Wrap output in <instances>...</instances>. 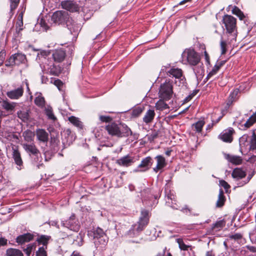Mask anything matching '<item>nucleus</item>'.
Here are the masks:
<instances>
[{
  "instance_id": "nucleus-44",
  "label": "nucleus",
  "mask_w": 256,
  "mask_h": 256,
  "mask_svg": "<svg viewBox=\"0 0 256 256\" xmlns=\"http://www.w3.org/2000/svg\"><path fill=\"white\" fill-rule=\"evenodd\" d=\"M232 12L233 14L236 15L240 20H242L244 18V14L236 6L233 8Z\"/></svg>"
},
{
  "instance_id": "nucleus-5",
  "label": "nucleus",
  "mask_w": 256,
  "mask_h": 256,
  "mask_svg": "<svg viewBox=\"0 0 256 256\" xmlns=\"http://www.w3.org/2000/svg\"><path fill=\"white\" fill-rule=\"evenodd\" d=\"M70 16L67 12L58 10L54 12L52 16V21L56 24H64L70 19Z\"/></svg>"
},
{
  "instance_id": "nucleus-30",
  "label": "nucleus",
  "mask_w": 256,
  "mask_h": 256,
  "mask_svg": "<svg viewBox=\"0 0 256 256\" xmlns=\"http://www.w3.org/2000/svg\"><path fill=\"white\" fill-rule=\"evenodd\" d=\"M6 256H24V254L18 249L10 248L6 251Z\"/></svg>"
},
{
  "instance_id": "nucleus-56",
  "label": "nucleus",
  "mask_w": 256,
  "mask_h": 256,
  "mask_svg": "<svg viewBox=\"0 0 256 256\" xmlns=\"http://www.w3.org/2000/svg\"><path fill=\"white\" fill-rule=\"evenodd\" d=\"M242 238V235L240 234H234L230 236V239H234L235 240H238Z\"/></svg>"
},
{
  "instance_id": "nucleus-23",
  "label": "nucleus",
  "mask_w": 256,
  "mask_h": 256,
  "mask_svg": "<svg viewBox=\"0 0 256 256\" xmlns=\"http://www.w3.org/2000/svg\"><path fill=\"white\" fill-rule=\"evenodd\" d=\"M156 114L154 110H147L143 118V122L146 124L152 122Z\"/></svg>"
},
{
  "instance_id": "nucleus-59",
  "label": "nucleus",
  "mask_w": 256,
  "mask_h": 256,
  "mask_svg": "<svg viewBox=\"0 0 256 256\" xmlns=\"http://www.w3.org/2000/svg\"><path fill=\"white\" fill-rule=\"evenodd\" d=\"M5 54L4 52H0V66L2 65L4 61Z\"/></svg>"
},
{
  "instance_id": "nucleus-42",
  "label": "nucleus",
  "mask_w": 256,
  "mask_h": 256,
  "mask_svg": "<svg viewBox=\"0 0 256 256\" xmlns=\"http://www.w3.org/2000/svg\"><path fill=\"white\" fill-rule=\"evenodd\" d=\"M222 64L220 65H215V66L214 67V68L212 69V70L209 72V74H208L206 78V79L208 80V79H210L212 76L216 74V73L218 72V71L220 68V66H222Z\"/></svg>"
},
{
  "instance_id": "nucleus-15",
  "label": "nucleus",
  "mask_w": 256,
  "mask_h": 256,
  "mask_svg": "<svg viewBox=\"0 0 256 256\" xmlns=\"http://www.w3.org/2000/svg\"><path fill=\"white\" fill-rule=\"evenodd\" d=\"M24 149L28 153L30 156L40 154V152L34 143L24 144H22Z\"/></svg>"
},
{
  "instance_id": "nucleus-57",
  "label": "nucleus",
  "mask_w": 256,
  "mask_h": 256,
  "mask_svg": "<svg viewBox=\"0 0 256 256\" xmlns=\"http://www.w3.org/2000/svg\"><path fill=\"white\" fill-rule=\"evenodd\" d=\"M54 84L58 88L59 90L60 89V86L63 84L62 82L58 79L54 80Z\"/></svg>"
},
{
  "instance_id": "nucleus-55",
  "label": "nucleus",
  "mask_w": 256,
  "mask_h": 256,
  "mask_svg": "<svg viewBox=\"0 0 256 256\" xmlns=\"http://www.w3.org/2000/svg\"><path fill=\"white\" fill-rule=\"evenodd\" d=\"M220 184L222 186L225 190H227L230 188V185L224 180H221L220 181Z\"/></svg>"
},
{
  "instance_id": "nucleus-33",
  "label": "nucleus",
  "mask_w": 256,
  "mask_h": 256,
  "mask_svg": "<svg viewBox=\"0 0 256 256\" xmlns=\"http://www.w3.org/2000/svg\"><path fill=\"white\" fill-rule=\"evenodd\" d=\"M68 120L75 126L77 127L80 129L82 128L83 125L81 121L80 120L79 118L74 116H71L68 118Z\"/></svg>"
},
{
  "instance_id": "nucleus-29",
  "label": "nucleus",
  "mask_w": 256,
  "mask_h": 256,
  "mask_svg": "<svg viewBox=\"0 0 256 256\" xmlns=\"http://www.w3.org/2000/svg\"><path fill=\"white\" fill-rule=\"evenodd\" d=\"M226 198L224 196V192L223 190L220 188L219 191V194L218 196V200L216 203V206L218 208L222 206L225 202Z\"/></svg>"
},
{
  "instance_id": "nucleus-18",
  "label": "nucleus",
  "mask_w": 256,
  "mask_h": 256,
  "mask_svg": "<svg viewBox=\"0 0 256 256\" xmlns=\"http://www.w3.org/2000/svg\"><path fill=\"white\" fill-rule=\"evenodd\" d=\"M66 24L72 34L76 35L80 30V26L71 18H70Z\"/></svg>"
},
{
  "instance_id": "nucleus-21",
  "label": "nucleus",
  "mask_w": 256,
  "mask_h": 256,
  "mask_svg": "<svg viewBox=\"0 0 256 256\" xmlns=\"http://www.w3.org/2000/svg\"><path fill=\"white\" fill-rule=\"evenodd\" d=\"M24 93V90L22 87L10 90L7 92L8 96L11 99H18L22 96Z\"/></svg>"
},
{
  "instance_id": "nucleus-36",
  "label": "nucleus",
  "mask_w": 256,
  "mask_h": 256,
  "mask_svg": "<svg viewBox=\"0 0 256 256\" xmlns=\"http://www.w3.org/2000/svg\"><path fill=\"white\" fill-rule=\"evenodd\" d=\"M17 114L18 117L24 122H26L28 120L29 114L28 110H22L18 111Z\"/></svg>"
},
{
  "instance_id": "nucleus-37",
  "label": "nucleus",
  "mask_w": 256,
  "mask_h": 256,
  "mask_svg": "<svg viewBox=\"0 0 256 256\" xmlns=\"http://www.w3.org/2000/svg\"><path fill=\"white\" fill-rule=\"evenodd\" d=\"M23 136L26 141L28 142H31L33 140L34 136V134L31 130H27L24 132Z\"/></svg>"
},
{
  "instance_id": "nucleus-1",
  "label": "nucleus",
  "mask_w": 256,
  "mask_h": 256,
  "mask_svg": "<svg viewBox=\"0 0 256 256\" xmlns=\"http://www.w3.org/2000/svg\"><path fill=\"white\" fill-rule=\"evenodd\" d=\"M88 235L90 238L94 240V243L96 248H102L107 244L108 238L103 230L99 227L93 228L88 231Z\"/></svg>"
},
{
  "instance_id": "nucleus-51",
  "label": "nucleus",
  "mask_w": 256,
  "mask_h": 256,
  "mask_svg": "<svg viewBox=\"0 0 256 256\" xmlns=\"http://www.w3.org/2000/svg\"><path fill=\"white\" fill-rule=\"evenodd\" d=\"M248 138V134H244L241 136L239 140L240 146H245L246 142H247Z\"/></svg>"
},
{
  "instance_id": "nucleus-38",
  "label": "nucleus",
  "mask_w": 256,
  "mask_h": 256,
  "mask_svg": "<svg viewBox=\"0 0 256 256\" xmlns=\"http://www.w3.org/2000/svg\"><path fill=\"white\" fill-rule=\"evenodd\" d=\"M36 248V244H30L27 246L26 248L24 249V252L27 256H30L32 252L35 250Z\"/></svg>"
},
{
  "instance_id": "nucleus-9",
  "label": "nucleus",
  "mask_w": 256,
  "mask_h": 256,
  "mask_svg": "<svg viewBox=\"0 0 256 256\" xmlns=\"http://www.w3.org/2000/svg\"><path fill=\"white\" fill-rule=\"evenodd\" d=\"M116 162L120 166L128 167L134 162V158L128 154L118 159Z\"/></svg>"
},
{
  "instance_id": "nucleus-32",
  "label": "nucleus",
  "mask_w": 256,
  "mask_h": 256,
  "mask_svg": "<svg viewBox=\"0 0 256 256\" xmlns=\"http://www.w3.org/2000/svg\"><path fill=\"white\" fill-rule=\"evenodd\" d=\"M44 113L48 116V119L53 121H55L56 120V118L54 115L52 108L50 106H48L45 107Z\"/></svg>"
},
{
  "instance_id": "nucleus-17",
  "label": "nucleus",
  "mask_w": 256,
  "mask_h": 256,
  "mask_svg": "<svg viewBox=\"0 0 256 256\" xmlns=\"http://www.w3.org/2000/svg\"><path fill=\"white\" fill-rule=\"evenodd\" d=\"M52 55L54 62H61L64 60L66 53L65 50L60 48L54 50Z\"/></svg>"
},
{
  "instance_id": "nucleus-20",
  "label": "nucleus",
  "mask_w": 256,
  "mask_h": 256,
  "mask_svg": "<svg viewBox=\"0 0 256 256\" xmlns=\"http://www.w3.org/2000/svg\"><path fill=\"white\" fill-rule=\"evenodd\" d=\"M74 220L72 218L66 221L65 222H62V224L64 226H65L70 230H73L74 232H78L80 228V226L76 224Z\"/></svg>"
},
{
  "instance_id": "nucleus-14",
  "label": "nucleus",
  "mask_w": 256,
  "mask_h": 256,
  "mask_svg": "<svg viewBox=\"0 0 256 256\" xmlns=\"http://www.w3.org/2000/svg\"><path fill=\"white\" fill-rule=\"evenodd\" d=\"M156 161V166L153 168V170L158 172V171L162 170L166 166V162L165 158L161 156L158 155L154 158Z\"/></svg>"
},
{
  "instance_id": "nucleus-26",
  "label": "nucleus",
  "mask_w": 256,
  "mask_h": 256,
  "mask_svg": "<svg viewBox=\"0 0 256 256\" xmlns=\"http://www.w3.org/2000/svg\"><path fill=\"white\" fill-rule=\"evenodd\" d=\"M232 176L233 178L240 180L244 178L246 176V173L242 169L237 168L233 170Z\"/></svg>"
},
{
  "instance_id": "nucleus-16",
  "label": "nucleus",
  "mask_w": 256,
  "mask_h": 256,
  "mask_svg": "<svg viewBox=\"0 0 256 256\" xmlns=\"http://www.w3.org/2000/svg\"><path fill=\"white\" fill-rule=\"evenodd\" d=\"M12 158L14 160L15 164L20 167L18 168V169L20 170L23 164V162L21 158L20 154L18 151V148L16 146L12 147Z\"/></svg>"
},
{
  "instance_id": "nucleus-4",
  "label": "nucleus",
  "mask_w": 256,
  "mask_h": 256,
  "mask_svg": "<svg viewBox=\"0 0 256 256\" xmlns=\"http://www.w3.org/2000/svg\"><path fill=\"white\" fill-rule=\"evenodd\" d=\"M173 93L172 82L166 80L160 84L158 93L160 98L168 100L172 98Z\"/></svg>"
},
{
  "instance_id": "nucleus-54",
  "label": "nucleus",
  "mask_w": 256,
  "mask_h": 256,
  "mask_svg": "<svg viewBox=\"0 0 256 256\" xmlns=\"http://www.w3.org/2000/svg\"><path fill=\"white\" fill-rule=\"evenodd\" d=\"M100 120L102 122H110L112 120V118L110 116H100Z\"/></svg>"
},
{
  "instance_id": "nucleus-64",
  "label": "nucleus",
  "mask_w": 256,
  "mask_h": 256,
  "mask_svg": "<svg viewBox=\"0 0 256 256\" xmlns=\"http://www.w3.org/2000/svg\"><path fill=\"white\" fill-rule=\"evenodd\" d=\"M192 96H188L186 97L185 100H184V102H187L188 101H189L192 98Z\"/></svg>"
},
{
  "instance_id": "nucleus-31",
  "label": "nucleus",
  "mask_w": 256,
  "mask_h": 256,
  "mask_svg": "<svg viewBox=\"0 0 256 256\" xmlns=\"http://www.w3.org/2000/svg\"><path fill=\"white\" fill-rule=\"evenodd\" d=\"M164 101H166V100L160 98V99L156 104L155 107L156 109L162 111L168 108L169 106L168 104H166Z\"/></svg>"
},
{
  "instance_id": "nucleus-7",
  "label": "nucleus",
  "mask_w": 256,
  "mask_h": 256,
  "mask_svg": "<svg viewBox=\"0 0 256 256\" xmlns=\"http://www.w3.org/2000/svg\"><path fill=\"white\" fill-rule=\"evenodd\" d=\"M26 59V56L22 54H15L12 55L8 60L5 62L6 66H12L15 65H19L24 62Z\"/></svg>"
},
{
  "instance_id": "nucleus-61",
  "label": "nucleus",
  "mask_w": 256,
  "mask_h": 256,
  "mask_svg": "<svg viewBox=\"0 0 256 256\" xmlns=\"http://www.w3.org/2000/svg\"><path fill=\"white\" fill-rule=\"evenodd\" d=\"M181 211H182L184 212H190V208H188V206H185L184 208H182L181 210Z\"/></svg>"
},
{
  "instance_id": "nucleus-25",
  "label": "nucleus",
  "mask_w": 256,
  "mask_h": 256,
  "mask_svg": "<svg viewBox=\"0 0 256 256\" xmlns=\"http://www.w3.org/2000/svg\"><path fill=\"white\" fill-rule=\"evenodd\" d=\"M50 238V236L41 235L37 238L36 242H38V244H42V246L44 247V248L46 249L47 248V245L48 244V241Z\"/></svg>"
},
{
  "instance_id": "nucleus-45",
  "label": "nucleus",
  "mask_w": 256,
  "mask_h": 256,
  "mask_svg": "<svg viewBox=\"0 0 256 256\" xmlns=\"http://www.w3.org/2000/svg\"><path fill=\"white\" fill-rule=\"evenodd\" d=\"M143 108L141 107L138 106L134 108L132 112V116L134 117H138L142 112Z\"/></svg>"
},
{
  "instance_id": "nucleus-24",
  "label": "nucleus",
  "mask_w": 256,
  "mask_h": 256,
  "mask_svg": "<svg viewBox=\"0 0 256 256\" xmlns=\"http://www.w3.org/2000/svg\"><path fill=\"white\" fill-rule=\"evenodd\" d=\"M62 72L60 66L54 65V64L50 65L47 69V72L51 75L58 76Z\"/></svg>"
},
{
  "instance_id": "nucleus-40",
  "label": "nucleus",
  "mask_w": 256,
  "mask_h": 256,
  "mask_svg": "<svg viewBox=\"0 0 256 256\" xmlns=\"http://www.w3.org/2000/svg\"><path fill=\"white\" fill-rule=\"evenodd\" d=\"M239 90L238 89H236L233 90V92L230 94V96L227 105L230 106L232 104V102L236 99V96Z\"/></svg>"
},
{
  "instance_id": "nucleus-19",
  "label": "nucleus",
  "mask_w": 256,
  "mask_h": 256,
  "mask_svg": "<svg viewBox=\"0 0 256 256\" xmlns=\"http://www.w3.org/2000/svg\"><path fill=\"white\" fill-rule=\"evenodd\" d=\"M34 238V234L30 233L24 234L18 236L16 238V242L19 244H22L26 242H28Z\"/></svg>"
},
{
  "instance_id": "nucleus-34",
  "label": "nucleus",
  "mask_w": 256,
  "mask_h": 256,
  "mask_svg": "<svg viewBox=\"0 0 256 256\" xmlns=\"http://www.w3.org/2000/svg\"><path fill=\"white\" fill-rule=\"evenodd\" d=\"M205 124V122L203 120H200L196 122L194 124L192 127L194 130L197 132H200L202 130V128Z\"/></svg>"
},
{
  "instance_id": "nucleus-58",
  "label": "nucleus",
  "mask_w": 256,
  "mask_h": 256,
  "mask_svg": "<svg viewBox=\"0 0 256 256\" xmlns=\"http://www.w3.org/2000/svg\"><path fill=\"white\" fill-rule=\"evenodd\" d=\"M8 240L4 238H0V246L7 244Z\"/></svg>"
},
{
  "instance_id": "nucleus-41",
  "label": "nucleus",
  "mask_w": 256,
  "mask_h": 256,
  "mask_svg": "<svg viewBox=\"0 0 256 256\" xmlns=\"http://www.w3.org/2000/svg\"><path fill=\"white\" fill-rule=\"evenodd\" d=\"M256 121V114L252 116L244 124V127L247 128L251 126Z\"/></svg>"
},
{
  "instance_id": "nucleus-48",
  "label": "nucleus",
  "mask_w": 256,
  "mask_h": 256,
  "mask_svg": "<svg viewBox=\"0 0 256 256\" xmlns=\"http://www.w3.org/2000/svg\"><path fill=\"white\" fill-rule=\"evenodd\" d=\"M36 256H47L46 248L44 246L40 248L36 252Z\"/></svg>"
},
{
  "instance_id": "nucleus-50",
  "label": "nucleus",
  "mask_w": 256,
  "mask_h": 256,
  "mask_svg": "<svg viewBox=\"0 0 256 256\" xmlns=\"http://www.w3.org/2000/svg\"><path fill=\"white\" fill-rule=\"evenodd\" d=\"M18 3L19 0H10V8L11 12L16 8Z\"/></svg>"
},
{
  "instance_id": "nucleus-12",
  "label": "nucleus",
  "mask_w": 256,
  "mask_h": 256,
  "mask_svg": "<svg viewBox=\"0 0 256 256\" xmlns=\"http://www.w3.org/2000/svg\"><path fill=\"white\" fill-rule=\"evenodd\" d=\"M36 134L38 140L40 142L47 144L48 141V133L44 129L38 128L36 130Z\"/></svg>"
},
{
  "instance_id": "nucleus-62",
  "label": "nucleus",
  "mask_w": 256,
  "mask_h": 256,
  "mask_svg": "<svg viewBox=\"0 0 256 256\" xmlns=\"http://www.w3.org/2000/svg\"><path fill=\"white\" fill-rule=\"evenodd\" d=\"M70 256H82L79 252L74 251Z\"/></svg>"
},
{
  "instance_id": "nucleus-49",
  "label": "nucleus",
  "mask_w": 256,
  "mask_h": 256,
  "mask_svg": "<svg viewBox=\"0 0 256 256\" xmlns=\"http://www.w3.org/2000/svg\"><path fill=\"white\" fill-rule=\"evenodd\" d=\"M30 156L31 157L33 162L34 164H38V162H41L42 159L40 154H36V155H33Z\"/></svg>"
},
{
  "instance_id": "nucleus-63",
  "label": "nucleus",
  "mask_w": 256,
  "mask_h": 256,
  "mask_svg": "<svg viewBox=\"0 0 256 256\" xmlns=\"http://www.w3.org/2000/svg\"><path fill=\"white\" fill-rule=\"evenodd\" d=\"M206 256H214L212 251H208L206 252Z\"/></svg>"
},
{
  "instance_id": "nucleus-35",
  "label": "nucleus",
  "mask_w": 256,
  "mask_h": 256,
  "mask_svg": "<svg viewBox=\"0 0 256 256\" xmlns=\"http://www.w3.org/2000/svg\"><path fill=\"white\" fill-rule=\"evenodd\" d=\"M122 129L121 130V136L120 137L128 136H132V132L131 130L125 124H122Z\"/></svg>"
},
{
  "instance_id": "nucleus-8",
  "label": "nucleus",
  "mask_w": 256,
  "mask_h": 256,
  "mask_svg": "<svg viewBox=\"0 0 256 256\" xmlns=\"http://www.w3.org/2000/svg\"><path fill=\"white\" fill-rule=\"evenodd\" d=\"M153 163L150 156H147L142 159L138 168L134 170V172H144L150 169Z\"/></svg>"
},
{
  "instance_id": "nucleus-10",
  "label": "nucleus",
  "mask_w": 256,
  "mask_h": 256,
  "mask_svg": "<svg viewBox=\"0 0 256 256\" xmlns=\"http://www.w3.org/2000/svg\"><path fill=\"white\" fill-rule=\"evenodd\" d=\"M106 129L109 134L120 137L121 136V129L118 124L112 122L106 126Z\"/></svg>"
},
{
  "instance_id": "nucleus-52",
  "label": "nucleus",
  "mask_w": 256,
  "mask_h": 256,
  "mask_svg": "<svg viewBox=\"0 0 256 256\" xmlns=\"http://www.w3.org/2000/svg\"><path fill=\"white\" fill-rule=\"evenodd\" d=\"M2 107L6 110H12L14 108V106L10 103L4 101L2 104Z\"/></svg>"
},
{
  "instance_id": "nucleus-60",
  "label": "nucleus",
  "mask_w": 256,
  "mask_h": 256,
  "mask_svg": "<svg viewBox=\"0 0 256 256\" xmlns=\"http://www.w3.org/2000/svg\"><path fill=\"white\" fill-rule=\"evenodd\" d=\"M250 178H251V176H249L248 177L246 180L244 181L243 183L240 182L239 184H238V186H243L245 184H247L250 181Z\"/></svg>"
},
{
  "instance_id": "nucleus-6",
  "label": "nucleus",
  "mask_w": 256,
  "mask_h": 256,
  "mask_svg": "<svg viewBox=\"0 0 256 256\" xmlns=\"http://www.w3.org/2000/svg\"><path fill=\"white\" fill-rule=\"evenodd\" d=\"M148 212L144 210H142L141 216L140 218L139 221L138 222V224H135L133 226L134 230H136L137 233H139L148 225Z\"/></svg>"
},
{
  "instance_id": "nucleus-39",
  "label": "nucleus",
  "mask_w": 256,
  "mask_h": 256,
  "mask_svg": "<svg viewBox=\"0 0 256 256\" xmlns=\"http://www.w3.org/2000/svg\"><path fill=\"white\" fill-rule=\"evenodd\" d=\"M60 141L57 138L54 137L51 138L50 141V146L54 151L58 150V145Z\"/></svg>"
},
{
  "instance_id": "nucleus-13",
  "label": "nucleus",
  "mask_w": 256,
  "mask_h": 256,
  "mask_svg": "<svg viewBox=\"0 0 256 256\" xmlns=\"http://www.w3.org/2000/svg\"><path fill=\"white\" fill-rule=\"evenodd\" d=\"M234 130L230 128L224 130L220 135V138L224 142H231L232 140V134L234 133Z\"/></svg>"
},
{
  "instance_id": "nucleus-2",
  "label": "nucleus",
  "mask_w": 256,
  "mask_h": 256,
  "mask_svg": "<svg viewBox=\"0 0 256 256\" xmlns=\"http://www.w3.org/2000/svg\"><path fill=\"white\" fill-rule=\"evenodd\" d=\"M222 22L228 36H232V39H235L237 33L236 19L230 15L225 14Z\"/></svg>"
},
{
  "instance_id": "nucleus-3",
  "label": "nucleus",
  "mask_w": 256,
  "mask_h": 256,
  "mask_svg": "<svg viewBox=\"0 0 256 256\" xmlns=\"http://www.w3.org/2000/svg\"><path fill=\"white\" fill-rule=\"evenodd\" d=\"M182 61L184 64H188L192 66L198 64L200 60V56L194 49H186L182 52Z\"/></svg>"
},
{
  "instance_id": "nucleus-22",
  "label": "nucleus",
  "mask_w": 256,
  "mask_h": 256,
  "mask_svg": "<svg viewBox=\"0 0 256 256\" xmlns=\"http://www.w3.org/2000/svg\"><path fill=\"white\" fill-rule=\"evenodd\" d=\"M224 158L230 162L235 165H239L242 164V158L238 156L231 155L230 154H225Z\"/></svg>"
},
{
  "instance_id": "nucleus-46",
  "label": "nucleus",
  "mask_w": 256,
  "mask_h": 256,
  "mask_svg": "<svg viewBox=\"0 0 256 256\" xmlns=\"http://www.w3.org/2000/svg\"><path fill=\"white\" fill-rule=\"evenodd\" d=\"M176 242L178 244L179 248L181 250H186L189 247L186 245L183 242L182 239L177 238Z\"/></svg>"
},
{
  "instance_id": "nucleus-43",
  "label": "nucleus",
  "mask_w": 256,
  "mask_h": 256,
  "mask_svg": "<svg viewBox=\"0 0 256 256\" xmlns=\"http://www.w3.org/2000/svg\"><path fill=\"white\" fill-rule=\"evenodd\" d=\"M226 222L224 220L217 221L215 224H214L212 226V229H221L225 226Z\"/></svg>"
},
{
  "instance_id": "nucleus-53",
  "label": "nucleus",
  "mask_w": 256,
  "mask_h": 256,
  "mask_svg": "<svg viewBox=\"0 0 256 256\" xmlns=\"http://www.w3.org/2000/svg\"><path fill=\"white\" fill-rule=\"evenodd\" d=\"M220 48L222 50V54H224L226 53V43L225 41L223 40L222 39L220 41Z\"/></svg>"
},
{
  "instance_id": "nucleus-28",
  "label": "nucleus",
  "mask_w": 256,
  "mask_h": 256,
  "mask_svg": "<svg viewBox=\"0 0 256 256\" xmlns=\"http://www.w3.org/2000/svg\"><path fill=\"white\" fill-rule=\"evenodd\" d=\"M34 102V104L40 108H43L45 105L44 98L42 96L41 93H36Z\"/></svg>"
},
{
  "instance_id": "nucleus-27",
  "label": "nucleus",
  "mask_w": 256,
  "mask_h": 256,
  "mask_svg": "<svg viewBox=\"0 0 256 256\" xmlns=\"http://www.w3.org/2000/svg\"><path fill=\"white\" fill-rule=\"evenodd\" d=\"M170 76H172L176 78H180L182 76V70L178 68H172L167 72Z\"/></svg>"
},
{
  "instance_id": "nucleus-47",
  "label": "nucleus",
  "mask_w": 256,
  "mask_h": 256,
  "mask_svg": "<svg viewBox=\"0 0 256 256\" xmlns=\"http://www.w3.org/2000/svg\"><path fill=\"white\" fill-rule=\"evenodd\" d=\"M250 150H256V135L253 133L252 138L251 139Z\"/></svg>"
},
{
  "instance_id": "nucleus-11",
  "label": "nucleus",
  "mask_w": 256,
  "mask_h": 256,
  "mask_svg": "<svg viewBox=\"0 0 256 256\" xmlns=\"http://www.w3.org/2000/svg\"><path fill=\"white\" fill-rule=\"evenodd\" d=\"M62 7L70 12H76L78 10V4L74 0H66L61 2Z\"/></svg>"
}]
</instances>
